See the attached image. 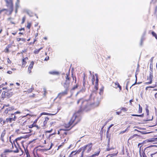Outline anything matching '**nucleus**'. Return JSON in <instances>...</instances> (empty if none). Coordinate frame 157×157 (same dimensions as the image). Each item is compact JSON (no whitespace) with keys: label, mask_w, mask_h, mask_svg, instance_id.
Returning a JSON list of instances; mask_svg holds the SVG:
<instances>
[{"label":"nucleus","mask_w":157,"mask_h":157,"mask_svg":"<svg viewBox=\"0 0 157 157\" xmlns=\"http://www.w3.org/2000/svg\"><path fill=\"white\" fill-rule=\"evenodd\" d=\"M49 120V118L48 117H46L44 118V121L43 124L41 125V127L43 128H45L47 126V123Z\"/></svg>","instance_id":"15"},{"label":"nucleus","mask_w":157,"mask_h":157,"mask_svg":"<svg viewBox=\"0 0 157 157\" xmlns=\"http://www.w3.org/2000/svg\"><path fill=\"white\" fill-rule=\"evenodd\" d=\"M150 70L151 71H150V72H152V73H153V66H152V65H151V64H150Z\"/></svg>","instance_id":"53"},{"label":"nucleus","mask_w":157,"mask_h":157,"mask_svg":"<svg viewBox=\"0 0 157 157\" xmlns=\"http://www.w3.org/2000/svg\"><path fill=\"white\" fill-rule=\"evenodd\" d=\"M54 124V123L53 122H50L49 124L50 127H51L52 126V124Z\"/></svg>","instance_id":"60"},{"label":"nucleus","mask_w":157,"mask_h":157,"mask_svg":"<svg viewBox=\"0 0 157 157\" xmlns=\"http://www.w3.org/2000/svg\"><path fill=\"white\" fill-rule=\"evenodd\" d=\"M140 157H147V156L144 152L142 154H140Z\"/></svg>","instance_id":"52"},{"label":"nucleus","mask_w":157,"mask_h":157,"mask_svg":"<svg viewBox=\"0 0 157 157\" xmlns=\"http://www.w3.org/2000/svg\"><path fill=\"white\" fill-rule=\"evenodd\" d=\"M157 141V137L149 139L148 140V142H153Z\"/></svg>","instance_id":"24"},{"label":"nucleus","mask_w":157,"mask_h":157,"mask_svg":"<svg viewBox=\"0 0 157 157\" xmlns=\"http://www.w3.org/2000/svg\"><path fill=\"white\" fill-rule=\"evenodd\" d=\"M113 86L116 89H117V88H119V91H121L122 90L121 86L120 85L119 83L117 82H113Z\"/></svg>","instance_id":"11"},{"label":"nucleus","mask_w":157,"mask_h":157,"mask_svg":"<svg viewBox=\"0 0 157 157\" xmlns=\"http://www.w3.org/2000/svg\"><path fill=\"white\" fill-rule=\"evenodd\" d=\"M6 6L7 7V15H11L13 10V0H5Z\"/></svg>","instance_id":"3"},{"label":"nucleus","mask_w":157,"mask_h":157,"mask_svg":"<svg viewBox=\"0 0 157 157\" xmlns=\"http://www.w3.org/2000/svg\"><path fill=\"white\" fill-rule=\"evenodd\" d=\"M95 76H96V78L95 84L94 88L96 90H97L98 89V75L97 74H95Z\"/></svg>","instance_id":"12"},{"label":"nucleus","mask_w":157,"mask_h":157,"mask_svg":"<svg viewBox=\"0 0 157 157\" xmlns=\"http://www.w3.org/2000/svg\"><path fill=\"white\" fill-rule=\"evenodd\" d=\"M22 138L21 137L17 138L14 141V143L15 144V142L16 143L17 145L19 146L20 144H21L23 142V141L21 140Z\"/></svg>","instance_id":"14"},{"label":"nucleus","mask_w":157,"mask_h":157,"mask_svg":"<svg viewBox=\"0 0 157 157\" xmlns=\"http://www.w3.org/2000/svg\"><path fill=\"white\" fill-rule=\"evenodd\" d=\"M121 157H130L129 154L127 149L124 151V147L123 146L121 149V151L120 153Z\"/></svg>","instance_id":"7"},{"label":"nucleus","mask_w":157,"mask_h":157,"mask_svg":"<svg viewBox=\"0 0 157 157\" xmlns=\"http://www.w3.org/2000/svg\"><path fill=\"white\" fill-rule=\"evenodd\" d=\"M21 113V112H20L19 111H16V112H14L13 113L11 114V117H13V116H14V115L15 116V115L17 114H20Z\"/></svg>","instance_id":"39"},{"label":"nucleus","mask_w":157,"mask_h":157,"mask_svg":"<svg viewBox=\"0 0 157 157\" xmlns=\"http://www.w3.org/2000/svg\"><path fill=\"white\" fill-rule=\"evenodd\" d=\"M66 89L63 92H61L59 94L58 97L60 99L63 96L67 94L69 90V88H65Z\"/></svg>","instance_id":"10"},{"label":"nucleus","mask_w":157,"mask_h":157,"mask_svg":"<svg viewBox=\"0 0 157 157\" xmlns=\"http://www.w3.org/2000/svg\"><path fill=\"white\" fill-rule=\"evenodd\" d=\"M52 129L50 130L47 131L45 132V133H50L52 132Z\"/></svg>","instance_id":"57"},{"label":"nucleus","mask_w":157,"mask_h":157,"mask_svg":"<svg viewBox=\"0 0 157 157\" xmlns=\"http://www.w3.org/2000/svg\"><path fill=\"white\" fill-rule=\"evenodd\" d=\"M63 154H65L64 152L61 151L59 154V157H62L63 156Z\"/></svg>","instance_id":"49"},{"label":"nucleus","mask_w":157,"mask_h":157,"mask_svg":"<svg viewBox=\"0 0 157 157\" xmlns=\"http://www.w3.org/2000/svg\"><path fill=\"white\" fill-rule=\"evenodd\" d=\"M6 130L4 129L1 133L0 139L2 141H4V137L6 134Z\"/></svg>","instance_id":"19"},{"label":"nucleus","mask_w":157,"mask_h":157,"mask_svg":"<svg viewBox=\"0 0 157 157\" xmlns=\"http://www.w3.org/2000/svg\"><path fill=\"white\" fill-rule=\"evenodd\" d=\"M7 62L8 63H11V61L9 58H7Z\"/></svg>","instance_id":"63"},{"label":"nucleus","mask_w":157,"mask_h":157,"mask_svg":"<svg viewBox=\"0 0 157 157\" xmlns=\"http://www.w3.org/2000/svg\"><path fill=\"white\" fill-rule=\"evenodd\" d=\"M62 129H59V131H58V132L57 134L58 135H59L60 136H61V134L62 133Z\"/></svg>","instance_id":"51"},{"label":"nucleus","mask_w":157,"mask_h":157,"mask_svg":"<svg viewBox=\"0 0 157 157\" xmlns=\"http://www.w3.org/2000/svg\"><path fill=\"white\" fill-rule=\"evenodd\" d=\"M78 86V84H76V85L74 86L72 88V90H75L76 89H77Z\"/></svg>","instance_id":"50"},{"label":"nucleus","mask_w":157,"mask_h":157,"mask_svg":"<svg viewBox=\"0 0 157 157\" xmlns=\"http://www.w3.org/2000/svg\"><path fill=\"white\" fill-rule=\"evenodd\" d=\"M118 151H117L116 153L112 154H109V155H108L107 156H108V157H112L113 156H116L117 155V154H118Z\"/></svg>","instance_id":"34"},{"label":"nucleus","mask_w":157,"mask_h":157,"mask_svg":"<svg viewBox=\"0 0 157 157\" xmlns=\"http://www.w3.org/2000/svg\"><path fill=\"white\" fill-rule=\"evenodd\" d=\"M139 109L138 111V113H142V107L140 106V104L139 105Z\"/></svg>","instance_id":"38"},{"label":"nucleus","mask_w":157,"mask_h":157,"mask_svg":"<svg viewBox=\"0 0 157 157\" xmlns=\"http://www.w3.org/2000/svg\"><path fill=\"white\" fill-rule=\"evenodd\" d=\"M24 149L25 152H24L23 155L22 156V157H28L29 156V154L28 150H27V148L26 149L24 148Z\"/></svg>","instance_id":"22"},{"label":"nucleus","mask_w":157,"mask_h":157,"mask_svg":"<svg viewBox=\"0 0 157 157\" xmlns=\"http://www.w3.org/2000/svg\"><path fill=\"white\" fill-rule=\"evenodd\" d=\"M153 74L152 72H149V76H147V82L144 83L145 85H149L151 84L152 82V79L153 78Z\"/></svg>","instance_id":"8"},{"label":"nucleus","mask_w":157,"mask_h":157,"mask_svg":"<svg viewBox=\"0 0 157 157\" xmlns=\"http://www.w3.org/2000/svg\"><path fill=\"white\" fill-rule=\"evenodd\" d=\"M133 101V99H131V100H130V101H129V104L130 105H132V102Z\"/></svg>","instance_id":"61"},{"label":"nucleus","mask_w":157,"mask_h":157,"mask_svg":"<svg viewBox=\"0 0 157 157\" xmlns=\"http://www.w3.org/2000/svg\"><path fill=\"white\" fill-rule=\"evenodd\" d=\"M75 152L74 151H72L70 155H69L68 157H73V154Z\"/></svg>","instance_id":"55"},{"label":"nucleus","mask_w":157,"mask_h":157,"mask_svg":"<svg viewBox=\"0 0 157 157\" xmlns=\"http://www.w3.org/2000/svg\"><path fill=\"white\" fill-rule=\"evenodd\" d=\"M63 75H65V80L63 83V86L65 88H68L69 86L70 82L71 80V78L70 77V71L67 72L66 74H64Z\"/></svg>","instance_id":"4"},{"label":"nucleus","mask_w":157,"mask_h":157,"mask_svg":"<svg viewBox=\"0 0 157 157\" xmlns=\"http://www.w3.org/2000/svg\"><path fill=\"white\" fill-rule=\"evenodd\" d=\"M49 59V56H47V57H46L45 58L44 60L45 61H47V60H48Z\"/></svg>","instance_id":"58"},{"label":"nucleus","mask_w":157,"mask_h":157,"mask_svg":"<svg viewBox=\"0 0 157 157\" xmlns=\"http://www.w3.org/2000/svg\"><path fill=\"white\" fill-rule=\"evenodd\" d=\"M13 110V109L11 107H9L6 108L4 111V113L7 114L9 111H11Z\"/></svg>","instance_id":"26"},{"label":"nucleus","mask_w":157,"mask_h":157,"mask_svg":"<svg viewBox=\"0 0 157 157\" xmlns=\"http://www.w3.org/2000/svg\"><path fill=\"white\" fill-rule=\"evenodd\" d=\"M34 90V87H32L31 88L29 89L28 90H27V91H25V92H27L28 93H30L32 92Z\"/></svg>","instance_id":"28"},{"label":"nucleus","mask_w":157,"mask_h":157,"mask_svg":"<svg viewBox=\"0 0 157 157\" xmlns=\"http://www.w3.org/2000/svg\"><path fill=\"white\" fill-rule=\"evenodd\" d=\"M146 111L147 115H148L149 110L147 108H146Z\"/></svg>","instance_id":"56"},{"label":"nucleus","mask_w":157,"mask_h":157,"mask_svg":"<svg viewBox=\"0 0 157 157\" xmlns=\"http://www.w3.org/2000/svg\"><path fill=\"white\" fill-rule=\"evenodd\" d=\"M28 116H29L30 117L31 116L30 114H29V113H27V114H26L24 116H21V118L20 120H23V118L25 117H27Z\"/></svg>","instance_id":"40"},{"label":"nucleus","mask_w":157,"mask_h":157,"mask_svg":"<svg viewBox=\"0 0 157 157\" xmlns=\"http://www.w3.org/2000/svg\"><path fill=\"white\" fill-rule=\"evenodd\" d=\"M26 111H28V112H29L30 111H29V110L27 109H24V110H23V111H22V112H25Z\"/></svg>","instance_id":"62"},{"label":"nucleus","mask_w":157,"mask_h":157,"mask_svg":"<svg viewBox=\"0 0 157 157\" xmlns=\"http://www.w3.org/2000/svg\"><path fill=\"white\" fill-rule=\"evenodd\" d=\"M151 157H157V152H155L150 155Z\"/></svg>","instance_id":"35"},{"label":"nucleus","mask_w":157,"mask_h":157,"mask_svg":"<svg viewBox=\"0 0 157 157\" xmlns=\"http://www.w3.org/2000/svg\"><path fill=\"white\" fill-rule=\"evenodd\" d=\"M103 90H104V88L103 87H102L100 89V92H99V94H102L103 92Z\"/></svg>","instance_id":"44"},{"label":"nucleus","mask_w":157,"mask_h":157,"mask_svg":"<svg viewBox=\"0 0 157 157\" xmlns=\"http://www.w3.org/2000/svg\"><path fill=\"white\" fill-rule=\"evenodd\" d=\"M7 82H6L4 83H2L1 85H2V86L3 87L4 86L7 85Z\"/></svg>","instance_id":"64"},{"label":"nucleus","mask_w":157,"mask_h":157,"mask_svg":"<svg viewBox=\"0 0 157 157\" xmlns=\"http://www.w3.org/2000/svg\"><path fill=\"white\" fill-rule=\"evenodd\" d=\"M156 86V85H154L153 86H149L146 87L145 88V90L147 91L148 90H150V88H153Z\"/></svg>","instance_id":"33"},{"label":"nucleus","mask_w":157,"mask_h":157,"mask_svg":"<svg viewBox=\"0 0 157 157\" xmlns=\"http://www.w3.org/2000/svg\"><path fill=\"white\" fill-rule=\"evenodd\" d=\"M11 45H8L6 48L4 50V52L6 53H8L9 52V48H10Z\"/></svg>","instance_id":"23"},{"label":"nucleus","mask_w":157,"mask_h":157,"mask_svg":"<svg viewBox=\"0 0 157 157\" xmlns=\"http://www.w3.org/2000/svg\"><path fill=\"white\" fill-rule=\"evenodd\" d=\"M92 83L93 85H94V82L95 81V76L94 75H93L92 76Z\"/></svg>","instance_id":"45"},{"label":"nucleus","mask_w":157,"mask_h":157,"mask_svg":"<svg viewBox=\"0 0 157 157\" xmlns=\"http://www.w3.org/2000/svg\"><path fill=\"white\" fill-rule=\"evenodd\" d=\"M26 17L25 16H24V17H23L21 20V24H23L24 23L26 20Z\"/></svg>","instance_id":"37"},{"label":"nucleus","mask_w":157,"mask_h":157,"mask_svg":"<svg viewBox=\"0 0 157 157\" xmlns=\"http://www.w3.org/2000/svg\"><path fill=\"white\" fill-rule=\"evenodd\" d=\"M13 152L14 153H18V155L20 156L23 155L24 152L20 148H17L16 150L13 151Z\"/></svg>","instance_id":"13"},{"label":"nucleus","mask_w":157,"mask_h":157,"mask_svg":"<svg viewBox=\"0 0 157 157\" xmlns=\"http://www.w3.org/2000/svg\"><path fill=\"white\" fill-rule=\"evenodd\" d=\"M29 59L27 57H23L22 60V67H24L27 63V61Z\"/></svg>","instance_id":"16"},{"label":"nucleus","mask_w":157,"mask_h":157,"mask_svg":"<svg viewBox=\"0 0 157 157\" xmlns=\"http://www.w3.org/2000/svg\"><path fill=\"white\" fill-rule=\"evenodd\" d=\"M80 102H81V105L79 110L73 114L67 123H64L63 125L66 128L62 129L61 136L63 137L68 134H71V133L69 131L80 122L81 120V114L83 110H89L91 108L97 107L99 105L98 102L90 103L89 101L84 100L83 98L79 99L77 104H78Z\"/></svg>","instance_id":"1"},{"label":"nucleus","mask_w":157,"mask_h":157,"mask_svg":"<svg viewBox=\"0 0 157 157\" xmlns=\"http://www.w3.org/2000/svg\"><path fill=\"white\" fill-rule=\"evenodd\" d=\"M43 48L42 47H41L40 48H39L38 49H36L34 50V53L35 54H37L40 50Z\"/></svg>","instance_id":"30"},{"label":"nucleus","mask_w":157,"mask_h":157,"mask_svg":"<svg viewBox=\"0 0 157 157\" xmlns=\"http://www.w3.org/2000/svg\"><path fill=\"white\" fill-rule=\"evenodd\" d=\"M128 110V109L126 107H122L121 108V112H125L127 111Z\"/></svg>","instance_id":"32"},{"label":"nucleus","mask_w":157,"mask_h":157,"mask_svg":"<svg viewBox=\"0 0 157 157\" xmlns=\"http://www.w3.org/2000/svg\"><path fill=\"white\" fill-rule=\"evenodd\" d=\"M36 97V95L35 94H33L32 95L29 96V97L31 98H34Z\"/></svg>","instance_id":"46"},{"label":"nucleus","mask_w":157,"mask_h":157,"mask_svg":"<svg viewBox=\"0 0 157 157\" xmlns=\"http://www.w3.org/2000/svg\"><path fill=\"white\" fill-rule=\"evenodd\" d=\"M86 75L85 74H84V76L83 77V84L84 87L85 86V82H86V78H85Z\"/></svg>","instance_id":"36"},{"label":"nucleus","mask_w":157,"mask_h":157,"mask_svg":"<svg viewBox=\"0 0 157 157\" xmlns=\"http://www.w3.org/2000/svg\"><path fill=\"white\" fill-rule=\"evenodd\" d=\"M154 58V57H151V58L150 59V61L151 62L150 64H151V65L153 64V61Z\"/></svg>","instance_id":"54"},{"label":"nucleus","mask_w":157,"mask_h":157,"mask_svg":"<svg viewBox=\"0 0 157 157\" xmlns=\"http://www.w3.org/2000/svg\"><path fill=\"white\" fill-rule=\"evenodd\" d=\"M20 90L19 88L15 87L13 89H10L6 90L3 91L1 94V98L2 99L5 98H9L14 94L19 93Z\"/></svg>","instance_id":"2"},{"label":"nucleus","mask_w":157,"mask_h":157,"mask_svg":"<svg viewBox=\"0 0 157 157\" xmlns=\"http://www.w3.org/2000/svg\"><path fill=\"white\" fill-rule=\"evenodd\" d=\"M29 128H32L33 127H36L37 128H38V126L36 125V124H35L34 123H33L29 126H28Z\"/></svg>","instance_id":"31"},{"label":"nucleus","mask_w":157,"mask_h":157,"mask_svg":"<svg viewBox=\"0 0 157 157\" xmlns=\"http://www.w3.org/2000/svg\"><path fill=\"white\" fill-rule=\"evenodd\" d=\"M59 111V110L56 109L55 111H52V112L53 113H45L43 112L41 114H44V115H55Z\"/></svg>","instance_id":"20"},{"label":"nucleus","mask_w":157,"mask_h":157,"mask_svg":"<svg viewBox=\"0 0 157 157\" xmlns=\"http://www.w3.org/2000/svg\"><path fill=\"white\" fill-rule=\"evenodd\" d=\"M154 146H150L145 148L144 151L147 153L148 155H151L152 153L155 151V150L153 148Z\"/></svg>","instance_id":"6"},{"label":"nucleus","mask_w":157,"mask_h":157,"mask_svg":"<svg viewBox=\"0 0 157 157\" xmlns=\"http://www.w3.org/2000/svg\"><path fill=\"white\" fill-rule=\"evenodd\" d=\"M132 116H136V117H143L144 116V114H142L141 115H138L137 114H133L132 115Z\"/></svg>","instance_id":"48"},{"label":"nucleus","mask_w":157,"mask_h":157,"mask_svg":"<svg viewBox=\"0 0 157 157\" xmlns=\"http://www.w3.org/2000/svg\"><path fill=\"white\" fill-rule=\"evenodd\" d=\"M3 121H5V120H3L2 118L0 117V124L2 125H4V124H3Z\"/></svg>","instance_id":"47"},{"label":"nucleus","mask_w":157,"mask_h":157,"mask_svg":"<svg viewBox=\"0 0 157 157\" xmlns=\"http://www.w3.org/2000/svg\"><path fill=\"white\" fill-rule=\"evenodd\" d=\"M49 73L52 75H59V73L56 71H50L49 72Z\"/></svg>","instance_id":"27"},{"label":"nucleus","mask_w":157,"mask_h":157,"mask_svg":"<svg viewBox=\"0 0 157 157\" xmlns=\"http://www.w3.org/2000/svg\"><path fill=\"white\" fill-rule=\"evenodd\" d=\"M16 40L18 42H19L20 41H21L23 42H25L26 41V39L24 38H16Z\"/></svg>","instance_id":"29"},{"label":"nucleus","mask_w":157,"mask_h":157,"mask_svg":"<svg viewBox=\"0 0 157 157\" xmlns=\"http://www.w3.org/2000/svg\"><path fill=\"white\" fill-rule=\"evenodd\" d=\"M92 146L93 144L92 143H90L82 147V151L81 155L83 156V154L85 151L87 153H89L92 149Z\"/></svg>","instance_id":"5"},{"label":"nucleus","mask_w":157,"mask_h":157,"mask_svg":"<svg viewBox=\"0 0 157 157\" xmlns=\"http://www.w3.org/2000/svg\"><path fill=\"white\" fill-rule=\"evenodd\" d=\"M13 150H10L9 149H6L4 150L3 153L1 154V157H3L4 155H6L7 153H9L11 152H13Z\"/></svg>","instance_id":"17"},{"label":"nucleus","mask_w":157,"mask_h":157,"mask_svg":"<svg viewBox=\"0 0 157 157\" xmlns=\"http://www.w3.org/2000/svg\"><path fill=\"white\" fill-rule=\"evenodd\" d=\"M5 11H6V14H7V10L6 9H3L1 10H0V14H1L2 12Z\"/></svg>","instance_id":"43"},{"label":"nucleus","mask_w":157,"mask_h":157,"mask_svg":"<svg viewBox=\"0 0 157 157\" xmlns=\"http://www.w3.org/2000/svg\"><path fill=\"white\" fill-rule=\"evenodd\" d=\"M18 8V6L17 5H16V9H15L16 13H17Z\"/></svg>","instance_id":"59"},{"label":"nucleus","mask_w":157,"mask_h":157,"mask_svg":"<svg viewBox=\"0 0 157 157\" xmlns=\"http://www.w3.org/2000/svg\"><path fill=\"white\" fill-rule=\"evenodd\" d=\"M32 25V23L30 22H28L27 25L26 26L27 28L28 29H30V27Z\"/></svg>","instance_id":"41"},{"label":"nucleus","mask_w":157,"mask_h":157,"mask_svg":"<svg viewBox=\"0 0 157 157\" xmlns=\"http://www.w3.org/2000/svg\"><path fill=\"white\" fill-rule=\"evenodd\" d=\"M17 118V117L15 115H14L13 117L7 118L5 120V121H3V124H5L6 123H11L13 121H15Z\"/></svg>","instance_id":"9"},{"label":"nucleus","mask_w":157,"mask_h":157,"mask_svg":"<svg viewBox=\"0 0 157 157\" xmlns=\"http://www.w3.org/2000/svg\"><path fill=\"white\" fill-rule=\"evenodd\" d=\"M82 151V147L80 148L77 151H74V153H75L74 154H73V155H74L77 154H79Z\"/></svg>","instance_id":"25"},{"label":"nucleus","mask_w":157,"mask_h":157,"mask_svg":"<svg viewBox=\"0 0 157 157\" xmlns=\"http://www.w3.org/2000/svg\"><path fill=\"white\" fill-rule=\"evenodd\" d=\"M34 64L33 61H31L28 68V72L29 74L31 72V70L33 69Z\"/></svg>","instance_id":"18"},{"label":"nucleus","mask_w":157,"mask_h":157,"mask_svg":"<svg viewBox=\"0 0 157 157\" xmlns=\"http://www.w3.org/2000/svg\"><path fill=\"white\" fill-rule=\"evenodd\" d=\"M151 34L152 35V36H154L155 38L157 40V35L154 32V31H152L151 33Z\"/></svg>","instance_id":"42"},{"label":"nucleus","mask_w":157,"mask_h":157,"mask_svg":"<svg viewBox=\"0 0 157 157\" xmlns=\"http://www.w3.org/2000/svg\"><path fill=\"white\" fill-rule=\"evenodd\" d=\"M100 151L101 150L100 149H99L97 152H95L94 154L91 155L87 156L86 157H95L96 156H98L99 155Z\"/></svg>","instance_id":"21"}]
</instances>
